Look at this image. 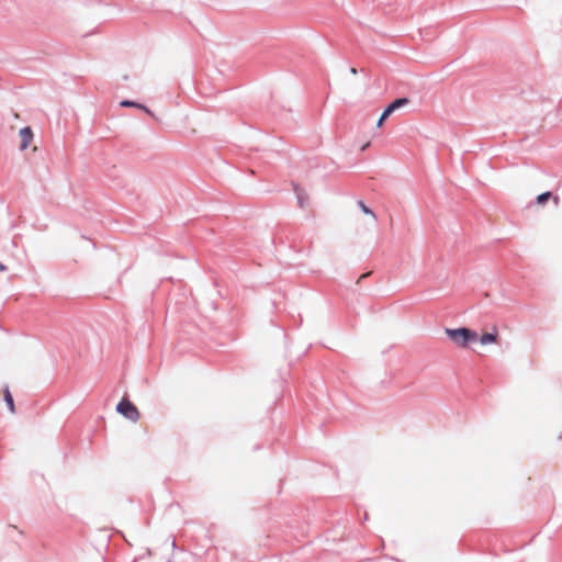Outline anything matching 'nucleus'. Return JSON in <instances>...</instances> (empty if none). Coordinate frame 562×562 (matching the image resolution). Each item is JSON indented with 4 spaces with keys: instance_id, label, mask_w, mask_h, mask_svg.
Returning <instances> with one entry per match:
<instances>
[{
    "instance_id": "nucleus-1",
    "label": "nucleus",
    "mask_w": 562,
    "mask_h": 562,
    "mask_svg": "<svg viewBox=\"0 0 562 562\" xmlns=\"http://www.w3.org/2000/svg\"><path fill=\"white\" fill-rule=\"evenodd\" d=\"M445 333L453 344L461 348H467L471 342L477 340V334L467 327L446 328Z\"/></svg>"
},
{
    "instance_id": "nucleus-2",
    "label": "nucleus",
    "mask_w": 562,
    "mask_h": 562,
    "mask_svg": "<svg viewBox=\"0 0 562 562\" xmlns=\"http://www.w3.org/2000/svg\"><path fill=\"white\" fill-rule=\"evenodd\" d=\"M116 412L131 422L135 423L139 419V412L137 407L127 398H122V401L116 405Z\"/></svg>"
},
{
    "instance_id": "nucleus-3",
    "label": "nucleus",
    "mask_w": 562,
    "mask_h": 562,
    "mask_svg": "<svg viewBox=\"0 0 562 562\" xmlns=\"http://www.w3.org/2000/svg\"><path fill=\"white\" fill-rule=\"evenodd\" d=\"M409 103V99L407 98H398V99H395L393 102H391L385 109L384 111L382 112L378 123H376V126L380 127L382 126L383 122L393 113L395 112L396 110L403 108L404 105L408 104Z\"/></svg>"
},
{
    "instance_id": "nucleus-4",
    "label": "nucleus",
    "mask_w": 562,
    "mask_h": 562,
    "mask_svg": "<svg viewBox=\"0 0 562 562\" xmlns=\"http://www.w3.org/2000/svg\"><path fill=\"white\" fill-rule=\"evenodd\" d=\"M20 137H21L20 149L24 150L29 147L30 143L33 139V132H32L31 127L25 126V127L21 128Z\"/></svg>"
},
{
    "instance_id": "nucleus-5",
    "label": "nucleus",
    "mask_w": 562,
    "mask_h": 562,
    "mask_svg": "<svg viewBox=\"0 0 562 562\" xmlns=\"http://www.w3.org/2000/svg\"><path fill=\"white\" fill-rule=\"evenodd\" d=\"M120 104H121V106H124V108L133 106V108L140 109V110L145 111L147 114L154 116V113L146 105L137 103L135 101L123 100Z\"/></svg>"
},
{
    "instance_id": "nucleus-6",
    "label": "nucleus",
    "mask_w": 562,
    "mask_h": 562,
    "mask_svg": "<svg viewBox=\"0 0 562 562\" xmlns=\"http://www.w3.org/2000/svg\"><path fill=\"white\" fill-rule=\"evenodd\" d=\"M3 398H4V402H5L9 411L13 414L15 412V406H14L13 396L9 390V386H5L3 390Z\"/></svg>"
},
{
    "instance_id": "nucleus-7",
    "label": "nucleus",
    "mask_w": 562,
    "mask_h": 562,
    "mask_svg": "<svg viewBox=\"0 0 562 562\" xmlns=\"http://www.w3.org/2000/svg\"><path fill=\"white\" fill-rule=\"evenodd\" d=\"M294 191H295L297 203H299L300 207L304 209L308 204L307 195L305 194V192L302 189H300L297 187H295Z\"/></svg>"
},
{
    "instance_id": "nucleus-8",
    "label": "nucleus",
    "mask_w": 562,
    "mask_h": 562,
    "mask_svg": "<svg viewBox=\"0 0 562 562\" xmlns=\"http://www.w3.org/2000/svg\"><path fill=\"white\" fill-rule=\"evenodd\" d=\"M482 345L494 344L497 340V333H485L480 338L477 337Z\"/></svg>"
},
{
    "instance_id": "nucleus-9",
    "label": "nucleus",
    "mask_w": 562,
    "mask_h": 562,
    "mask_svg": "<svg viewBox=\"0 0 562 562\" xmlns=\"http://www.w3.org/2000/svg\"><path fill=\"white\" fill-rule=\"evenodd\" d=\"M358 205L364 214L370 215L373 220H376L374 212L368 207L363 201H358Z\"/></svg>"
},
{
    "instance_id": "nucleus-10",
    "label": "nucleus",
    "mask_w": 562,
    "mask_h": 562,
    "mask_svg": "<svg viewBox=\"0 0 562 562\" xmlns=\"http://www.w3.org/2000/svg\"><path fill=\"white\" fill-rule=\"evenodd\" d=\"M552 196L551 192L547 191L537 196V203L543 204Z\"/></svg>"
},
{
    "instance_id": "nucleus-11",
    "label": "nucleus",
    "mask_w": 562,
    "mask_h": 562,
    "mask_svg": "<svg viewBox=\"0 0 562 562\" xmlns=\"http://www.w3.org/2000/svg\"><path fill=\"white\" fill-rule=\"evenodd\" d=\"M369 276V272L368 273H363L357 281V283H359L360 281H363L364 278H367Z\"/></svg>"
},
{
    "instance_id": "nucleus-12",
    "label": "nucleus",
    "mask_w": 562,
    "mask_h": 562,
    "mask_svg": "<svg viewBox=\"0 0 562 562\" xmlns=\"http://www.w3.org/2000/svg\"><path fill=\"white\" fill-rule=\"evenodd\" d=\"M369 276V272L368 273H363L357 281V283H359L360 281H363L364 278H367Z\"/></svg>"
},
{
    "instance_id": "nucleus-13",
    "label": "nucleus",
    "mask_w": 562,
    "mask_h": 562,
    "mask_svg": "<svg viewBox=\"0 0 562 562\" xmlns=\"http://www.w3.org/2000/svg\"><path fill=\"white\" fill-rule=\"evenodd\" d=\"M5 270H7V267L2 262H0V271H5Z\"/></svg>"
},
{
    "instance_id": "nucleus-14",
    "label": "nucleus",
    "mask_w": 562,
    "mask_h": 562,
    "mask_svg": "<svg viewBox=\"0 0 562 562\" xmlns=\"http://www.w3.org/2000/svg\"><path fill=\"white\" fill-rule=\"evenodd\" d=\"M350 72H351L352 75H356V74H357V69L352 67V68H350Z\"/></svg>"
},
{
    "instance_id": "nucleus-15",
    "label": "nucleus",
    "mask_w": 562,
    "mask_h": 562,
    "mask_svg": "<svg viewBox=\"0 0 562 562\" xmlns=\"http://www.w3.org/2000/svg\"><path fill=\"white\" fill-rule=\"evenodd\" d=\"M145 554H147L148 557H150V555H151V550H150V549H147V550L145 551Z\"/></svg>"
}]
</instances>
